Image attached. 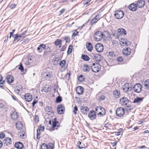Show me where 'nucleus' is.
I'll list each match as a JSON object with an SVG mask.
<instances>
[{
    "label": "nucleus",
    "mask_w": 149,
    "mask_h": 149,
    "mask_svg": "<svg viewBox=\"0 0 149 149\" xmlns=\"http://www.w3.org/2000/svg\"><path fill=\"white\" fill-rule=\"evenodd\" d=\"M129 101L127 98L125 97H122L120 100L119 103L122 106H126L125 108L126 110L128 111L131 109V107L130 105H127L129 103Z\"/></svg>",
    "instance_id": "1"
},
{
    "label": "nucleus",
    "mask_w": 149,
    "mask_h": 149,
    "mask_svg": "<svg viewBox=\"0 0 149 149\" xmlns=\"http://www.w3.org/2000/svg\"><path fill=\"white\" fill-rule=\"evenodd\" d=\"M96 113L97 115L103 116L105 114L106 111L105 109L100 106L97 107L95 109Z\"/></svg>",
    "instance_id": "2"
},
{
    "label": "nucleus",
    "mask_w": 149,
    "mask_h": 149,
    "mask_svg": "<svg viewBox=\"0 0 149 149\" xmlns=\"http://www.w3.org/2000/svg\"><path fill=\"white\" fill-rule=\"evenodd\" d=\"M101 65L99 63H93L91 67L92 71L94 72H98L100 70Z\"/></svg>",
    "instance_id": "3"
},
{
    "label": "nucleus",
    "mask_w": 149,
    "mask_h": 149,
    "mask_svg": "<svg viewBox=\"0 0 149 149\" xmlns=\"http://www.w3.org/2000/svg\"><path fill=\"white\" fill-rule=\"evenodd\" d=\"M103 34L100 31H97L96 32L94 36L95 40L97 41H100L103 37Z\"/></svg>",
    "instance_id": "4"
},
{
    "label": "nucleus",
    "mask_w": 149,
    "mask_h": 149,
    "mask_svg": "<svg viewBox=\"0 0 149 149\" xmlns=\"http://www.w3.org/2000/svg\"><path fill=\"white\" fill-rule=\"evenodd\" d=\"M124 15V12L121 10H116L114 14V16L117 19H120L123 18Z\"/></svg>",
    "instance_id": "5"
},
{
    "label": "nucleus",
    "mask_w": 149,
    "mask_h": 149,
    "mask_svg": "<svg viewBox=\"0 0 149 149\" xmlns=\"http://www.w3.org/2000/svg\"><path fill=\"white\" fill-rule=\"evenodd\" d=\"M120 43L121 46H127L130 45L131 42L126 39L121 38L120 40Z\"/></svg>",
    "instance_id": "6"
},
{
    "label": "nucleus",
    "mask_w": 149,
    "mask_h": 149,
    "mask_svg": "<svg viewBox=\"0 0 149 149\" xmlns=\"http://www.w3.org/2000/svg\"><path fill=\"white\" fill-rule=\"evenodd\" d=\"M123 89L125 92H129L132 89V86L131 84L126 83L123 86Z\"/></svg>",
    "instance_id": "7"
},
{
    "label": "nucleus",
    "mask_w": 149,
    "mask_h": 149,
    "mask_svg": "<svg viewBox=\"0 0 149 149\" xmlns=\"http://www.w3.org/2000/svg\"><path fill=\"white\" fill-rule=\"evenodd\" d=\"M124 109L122 107L117 108L116 111L117 115L119 117L123 116L124 114Z\"/></svg>",
    "instance_id": "8"
},
{
    "label": "nucleus",
    "mask_w": 149,
    "mask_h": 149,
    "mask_svg": "<svg viewBox=\"0 0 149 149\" xmlns=\"http://www.w3.org/2000/svg\"><path fill=\"white\" fill-rule=\"evenodd\" d=\"M132 87L134 91L136 93H139L141 90L142 86L140 84H136Z\"/></svg>",
    "instance_id": "9"
},
{
    "label": "nucleus",
    "mask_w": 149,
    "mask_h": 149,
    "mask_svg": "<svg viewBox=\"0 0 149 149\" xmlns=\"http://www.w3.org/2000/svg\"><path fill=\"white\" fill-rule=\"evenodd\" d=\"M65 111V108L62 104L58 105L57 107V111L58 113L60 114L63 113Z\"/></svg>",
    "instance_id": "10"
},
{
    "label": "nucleus",
    "mask_w": 149,
    "mask_h": 149,
    "mask_svg": "<svg viewBox=\"0 0 149 149\" xmlns=\"http://www.w3.org/2000/svg\"><path fill=\"white\" fill-rule=\"evenodd\" d=\"M95 48L97 52H101L103 50L104 47L103 45L101 43H98L97 44L95 45Z\"/></svg>",
    "instance_id": "11"
},
{
    "label": "nucleus",
    "mask_w": 149,
    "mask_h": 149,
    "mask_svg": "<svg viewBox=\"0 0 149 149\" xmlns=\"http://www.w3.org/2000/svg\"><path fill=\"white\" fill-rule=\"evenodd\" d=\"M101 17L100 15L98 14L96 15L91 22L90 24L92 25L97 22L101 18Z\"/></svg>",
    "instance_id": "12"
},
{
    "label": "nucleus",
    "mask_w": 149,
    "mask_h": 149,
    "mask_svg": "<svg viewBox=\"0 0 149 149\" xmlns=\"http://www.w3.org/2000/svg\"><path fill=\"white\" fill-rule=\"evenodd\" d=\"M136 4L137 7L139 8H141L144 6L145 1L143 0H139L136 2Z\"/></svg>",
    "instance_id": "13"
},
{
    "label": "nucleus",
    "mask_w": 149,
    "mask_h": 149,
    "mask_svg": "<svg viewBox=\"0 0 149 149\" xmlns=\"http://www.w3.org/2000/svg\"><path fill=\"white\" fill-rule=\"evenodd\" d=\"M129 8L130 10L132 11H135L137 10V7L136 4L133 3L130 5Z\"/></svg>",
    "instance_id": "14"
},
{
    "label": "nucleus",
    "mask_w": 149,
    "mask_h": 149,
    "mask_svg": "<svg viewBox=\"0 0 149 149\" xmlns=\"http://www.w3.org/2000/svg\"><path fill=\"white\" fill-rule=\"evenodd\" d=\"M24 97L26 101L28 102L31 101L32 99V95L29 93L26 94L24 96Z\"/></svg>",
    "instance_id": "15"
},
{
    "label": "nucleus",
    "mask_w": 149,
    "mask_h": 149,
    "mask_svg": "<svg viewBox=\"0 0 149 149\" xmlns=\"http://www.w3.org/2000/svg\"><path fill=\"white\" fill-rule=\"evenodd\" d=\"M77 93L79 95L82 94L84 92V88L81 86H78L76 88Z\"/></svg>",
    "instance_id": "16"
},
{
    "label": "nucleus",
    "mask_w": 149,
    "mask_h": 149,
    "mask_svg": "<svg viewBox=\"0 0 149 149\" xmlns=\"http://www.w3.org/2000/svg\"><path fill=\"white\" fill-rule=\"evenodd\" d=\"M18 117V116L17 113L15 111L13 112L11 114V117L12 119L14 120H17Z\"/></svg>",
    "instance_id": "17"
},
{
    "label": "nucleus",
    "mask_w": 149,
    "mask_h": 149,
    "mask_svg": "<svg viewBox=\"0 0 149 149\" xmlns=\"http://www.w3.org/2000/svg\"><path fill=\"white\" fill-rule=\"evenodd\" d=\"M88 116L92 120L95 119L96 117L95 111H91L90 113H89Z\"/></svg>",
    "instance_id": "18"
},
{
    "label": "nucleus",
    "mask_w": 149,
    "mask_h": 149,
    "mask_svg": "<svg viewBox=\"0 0 149 149\" xmlns=\"http://www.w3.org/2000/svg\"><path fill=\"white\" fill-rule=\"evenodd\" d=\"M123 53L125 55H129L131 53V49L129 47L125 49H124L123 50Z\"/></svg>",
    "instance_id": "19"
},
{
    "label": "nucleus",
    "mask_w": 149,
    "mask_h": 149,
    "mask_svg": "<svg viewBox=\"0 0 149 149\" xmlns=\"http://www.w3.org/2000/svg\"><path fill=\"white\" fill-rule=\"evenodd\" d=\"M11 142V139L8 137L6 138L4 141V144L6 145L10 144Z\"/></svg>",
    "instance_id": "20"
},
{
    "label": "nucleus",
    "mask_w": 149,
    "mask_h": 149,
    "mask_svg": "<svg viewBox=\"0 0 149 149\" xmlns=\"http://www.w3.org/2000/svg\"><path fill=\"white\" fill-rule=\"evenodd\" d=\"M15 146L17 148L21 149L23 147V145L21 142H17L16 143Z\"/></svg>",
    "instance_id": "21"
},
{
    "label": "nucleus",
    "mask_w": 149,
    "mask_h": 149,
    "mask_svg": "<svg viewBox=\"0 0 149 149\" xmlns=\"http://www.w3.org/2000/svg\"><path fill=\"white\" fill-rule=\"evenodd\" d=\"M86 48L90 52H91L93 49L92 44L90 42H87L86 45Z\"/></svg>",
    "instance_id": "22"
},
{
    "label": "nucleus",
    "mask_w": 149,
    "mask_h": 149,
    "mask_svg": "<svg viewBox=\"0 0 149 149\" xmlns=\"http://www.w3.org/2000/svg\"><path fill=\"white\" fill-rule=\"evenodd\" d=\"M117 32L120 34L126 35V31L125 29L123 28H120L118 29Z\"/></svg>",
    "instance_id": "23"
},
{
    "label": "nucleus",
    "mask_w": 149,
    "mask_h": 149,
    "mask_svg": "<svg viewBox=\"0 0 149 149\" xmlns=\"http://www.w3.org/2000/svg\"><path fill=\"white\" fill-rule=\"evenodd\" d=\"M12 37L15 38L14 40L13 41V43H15L16 42H18L21 39L19 36V35L17 34L12 36Z\"/></svg>",
    "instance_id": "24"
},
{
    "label": "nucleus",
    "mask_w": 149,
    "mask_h": 149,
    "mask_svg": "<svg viewBox=\"0 0 149 149\" xmlns=\"http://www.w3.org/2000/svg\"><path fill=\"white\" fill-rule=\"evenodd\" d=\"M143 85L145 89L149 90V79H147L144 81Z\"/></svg>",
    "instance_id": "25"
},
{
    "label": "nucleus",
    "mask_w": 149,
    "mask_h": 149,
    "mask_svg": "<svg viewBox=\"0 0 149 149\" xmlns=\"http://www.w3.org/2000/svg\"><path fill=\"white\" fill-rule=\"evenodd\" d=\"M7 81L9 83H12L14 81V78L13 77L10 75L8 76L7 77Z\"/></svg>",
    "instance_id": "26"
},
{
    "label": "nucleus",
    "mask_w": 149,
    "mask_h": 149,
    "mask_svg": "<svg viewBox=\"0 0 149 149\" xmlns=\"http://www.w3.org/2000/svg\"><path fill=\"white\" fill-rule=\"evenodd\" d=\"M25 132L22 130H20L18 132V135L21 139H23L24 136Z\"/></svg>",
    "instance_id": "27"
},
{
    "label": "nucleus",
    "mask_w": 149,
    "mask_h": 149,
    "mask_svg": "<svg viewBox=\"0 0 149 149\" xmlns=\"http://www.w3.org/2000/svg\"><path fill=\"white\" fill-rule=\"evenodd\" d=\"M143 98L137 97L136 98L134 99L133 101L134 103H140L142 102L143 100Z\"/></svg>",
    "instance_id": "28"
},
{
    "label": "nucleus",
    "mask_w": 149,
    "mask_h": 149,
    "mask_svg": "<svg viewBox=\"0 0 149 149\" xmlns=\"http://www.w3.org/2000/svg\"><path fill=\"white\" fill-rule=\"evenodd\" d=\"M113 94L115 97L118 98L120 96V93L117 90H116L113 91Z\"/></svg>",
    "instance_id": "29"
},
{
    "label": "nucleus",
    "mask_w": 149,
    "mask_h": 149,
    "mask_svg": "<svg viewBox=\"0 0 149 149\" xmlns=\"http://www.w3.org/2000/svg\"><path fill=\"white\" fill-rule=\"evenodd\" d=\"M58 122L57 121H56L55 120H54V121H53L52 125V127L51 129V130H53L55 127H58V126L57 125V124H58Z\"/></svg>",
    "instance_id": "30"
},
{
    "label": "nucleus",
    "mask_w": 149,
    "mask_h": 149,
    "mask_svg": "<svg viewBox=\"0 0 149 149\" xmlns=\"http://www.w3.org/2000/svg\"><path fill=\"white\" fill-rule=\"evenodd\" d=\"M50 91V88L48 85H46L45 87H44L41 90L42 91L45 92H48Z\"/></svg>",
    "instance_id": "31"
},
{
    "label": "nucleus",
    "mask_w": 149,
    "mask_h": 149,
    "mask_svg": "<svg viewBox=\"0 0 149 149\" xmlns=\"http://www.w3.org/2000/svg\"><path fill=\"white\" fill-rule=\"evenodd\" d=\"M61 42L62 41L60 39H57L56 40L55 42V45L56 46H58V45H59V47H61Z\"/></svg>",
    "instance_id": "32"
},
{
    "label": "nucleus",
    "mask_w": 149,
    "mask_h": 149,
    "mask_svg": "<svg viewBox=\"0 0 149 149\" xmlns=\"http://www.w3.org/2000/svg\"><path fill=\"white\" fill-rule=\"evenodd\" d=\"M45 110L46 112L47 113H52V108L51 107H47L45 108Z\"/></svg>",
    "instance_id": "33"
},
{
    "label": "nucleus",
    "mask_w": 149,
    "mask_h": 149,
    "mask_svg": "<svg viewBox=\"0 0 149 149\" xmlns=\"http://www.w3.org/2000/svg\"><path fill=\"white\" fill-rule=\"evenodd\" d=\"M83 69L85 72H89L90 70V67L88 65H85L83 67Z\"/></svg>",
    "instance_id": "34"
},
{
    "label": "nucleus",
    "mask_w": 149,
    "mask_h": 149,
    "mask_svg": "<svg viewBox=\"0 0 149 149\" xmlns=\"http://www.w3.org/2000/svg\"><path fill=\"white\" fill-rule=\"evenodd\" d=\"M16 125L17 129L18 130H20L22 127V124L21 122L17 123Z\"/></svg>",
    "instance_id": "35"
},
{
    "label": "nucleus",
    "mask_w": 149,
    "mask_h": 149,
    "mask_svg": "<svg viewBox=\"0 0 149 149\" xmlns=\"http://www.w3.org/2000/svg\"><path fill=\"white\" fill-rule=\"evenodd\" d=\"M81 58L85 61H88L90 60V58L88 56L86 55H82L81 56Z\"/></svg>",
    "instance_id": "36"
},
{
    "label": "nucleus",
    "mask_w": 149,
    "mask_h": 149,
    "mask_svg": "<svg viewBox=\"0 0 149 149\" xmlns=\"http://www.w3.org/2000/svg\"><path fill=\"white\" fill-rule=\"evenodd\" d=\"M89 111V108L86 106L83 107L81 109V111L82 112H84V113L88 112Z\"/></svg>",
    "instance_id": "37"
},
{
    "label": "nucleus",
    "mask_w": 149,
    "mask_h": 149,
    "mask_svg": "<svg viewBox=\"0 0 149 149\" xmlns=\"http://www.w3.org/2000/svg\"><path fill=\"white\" fill-rule=\"evenodd\" d=\"M72 46L71 45H69L67 51L68 55H69L71 53L72 51Z\"/></svg>",
    "instance_id": "38"
},
{
    "label": "nucleus",
    "mask_w": 149,
    "mask_h": 149,
    "mask_svg": "<svg viewBox=\"0 0 149 149\" xmlns=\"http://www.w3.org/2000/svg\"><path fill=\"white\" fill-rule=\"evenodd\" d=\"M40 131L39 130V129H37V137L36 138L37 139H38L40 137Z\"/></svg>",
    "instance_id": "39"
},
{
    "label": "nucleus",
    "mask_w": 149,
    "mask_h": 149,
    "mask_svg": "<svg viewBox=\"0 0 149 149\" xmlns=\"http://www.w3.org/2000/svg\"><path fill=\"white\" fill-rule=\"evenodd\" d=\"M47 146L48 147V148L49 149H53L54 148V145L52 143H49L48 145Z\"/></svg>",
    "instance_id": "40"
},
{
    "label": "nucleus",
    "mask_w": 149,
    "mask_h": 149,
    "mask_svg": "<svg viewBox=\"0 0 149 149\" xmlns=\"http://www.w3.org/2000/svg\"><path fill=\"white\" fill-rule=\"evenodd\" d=\"M66 61L65 60L62 61L60 63V65L62 68L64 67L65 65Z\"/></svg>",
    "instance_id": "41"
},
{
    "label": "nucleus",
    "mask_w": 149,
    "mask_h": 149,
    "mask_svg": "<svg viewBox=\"0 0 149 149\" xmlns=\"http://www.w3.org/2000/svg\"><path fill=\"white\" fill-rule=\"evenodd\" d=\"M62 100V97L60 96H58L56 98V102L57 103L61 102Z\"/></svg>",
    "instance_id": "42"
},
{
    "label": "nucleus",
    "mask_w": 149,
    "mask_h": 149,
    "mask_svg": "<svg viewBox=\"0 0 149 149\" xmlns=\"http://www.w3.org/2000/svg\"><path fill=\"white\" fill-rule=\"evenodd\" d=\"M20 70L21 72H23L24 70V67L23 66L22 64V63H20L19 65V68H18Z\"/></svg>",
    "instance_id": "43"
},
{
    "label": "nucleus",
    "mask_w": 149,
    "mask_h": 149,
    "mask_svg": "<svg viewBox=\"0 0 149 149\" xmlns=\"http://www.w3.org/2000/svg\"><path fill=\"white\" fill-rule=\"evenodd\" d=\"M41 149H48L47 146L45 143H43L41 146Z\"/></svg>",
    "instance_id": "44"
},
{
    "label": "nucleus",
    "mask_w": 149,
    "mask_h": 149,
    "mask_svg": "<svg viewBox=\"0 0 149 149\" xmlns=\"http://www.w3.org/2000/svg\"><path fill=\"white\" fill-rule=\"evenodd\" d=\"M15 89L18 92H19L22 90V87L21 86H17L16 87Z\"/></svg>",
    "instance_id": "45"
},
{
    "label": "nucleus",
    "mask_w": 149,
    "mask_h": 149,
    "mask_svg": "<svg viewBox=\"0 0 149 149\" xmlns=\"http://www.w3.org/2000/svg\"><path fill=\"white\" fill-rule=\"evenodd\" d=\"M78 79L79 81L81 82L82 81L84 80V79L83 78V76L82 75H81L79 77H78Z\"/></svg>",
    "instance_id": "46"
},
{
    "label": "nucleus",
    "mask_w": 149,
    "mask_h": 149,
    "mask_svg": "<svg viewBox=\"0 0 149 149\" xmlns=\"http://www.w3.org/2000/svg\"><path fill=\"white\" fill-rule=\"evenodd\" d=\"M78 111L77 107L76 106L74 107V110L73 111L74 113V114H77V112Z\"/></svg>",
    "instance_id": "47"
},
{
    "label": "nucleus",
    "mask_w": 149,
    "mask_h": 149,
    "mask_svg": "<svg viewBox=\"0 0 149 149\" xmlns=\"http://www.w3.org/2000/svg\"><path fill=\"white\" fill-rule=\"evenodd\" d=\"M64 40L66 41V42H69L70 40V38L68 36H67L65 37Z\"/></svg>",
    "instance_id": "48"
},
{
    "label": "nucleus",
    "mask_w": 149,
    "mask_h": 149,
    "mask_svg": "<svg viewBox=\"0 0 149 149\" xmlns=\"http://www.w3.org/2000/svg\"><path fill=\"white\" fill-rule=\"evenodd\" d=\"M117 60L118 62H121L123 61V59L122 57L120 56L118 58Z\"/></svg>",
    "instance_id": "49"
},
{
    "label": "nucleus",
    "mask_w": 149,
    "mask_h": 149,
    "mask_svg": "<svg viewBox=\"0 0 149 149\" xmlns=\"http://www.w3.org/2000/svg\"><path fill=\"white\" fill-rule=\"evenodd\" d=\"M105 98V97L103 95H102L100 97V100H104Z\"/></svg>",
    "instance_id": "50"
},
{
    "label": "nucleus",
    "mask_w": 149,
    "mask_h": 149,
    "mask_svg": "<svg viewBox=\"0 0 149 149\" xmlns=\"http://www.w3.org/2000/svg\"><path fill=\"white\" fill-rule=\"evenodd\" d=\"M78 32L77 30H75V32L73 33L72 37H74L75 36H76L77 34L78 33Z\"/></svg>",
    "instance_id": "51"
},
{
    "label": "nucleus",
    "mask_w": 149,
    "mask_h": 149,
    "mask_svg": "<svg viewBox=\"0 0 149 149\" xmlns=\"http://www.w3.org/2000/svg\"><path fill=\"white\" fill-rule=\"evenodd\" d=\"M39 46L43 49H44L45 48V45L43 44L40 45Z\"/></svg>",
    "instance_id": "52"
},
{
    "label": "nucleus",
    "mask_w": 149,
    "mask_h": 149,
    "mask_svg": "<svg viewBox=\"0 0 149 149\" xmlns=\"http://www.w3.org/2000/svg\"><path fill=\"white\" fill-rule=\"evenodd\" d=\"M16 4H12L10 6V8L13 9L16 7Z\"/></svg>",
    "instance_id": "53"
},
{
    "label": "nucleus",
    "mask_w": 149,
    "mask_h": 149,
    "mask_svg": "<svg viewBox=\"0 0 149 149\" xmlns=\"http://www.w3.org/2000/svg\"><path fill=\"white\" fill-rule=\"evenodd\" d=\"M15 31V30L14 29L13 30V31L12 32H10V36L9 37V38H10L11 37V36L12 37V36H13L14 35H13V33H14V32Z\"/></svg>",
    "instance_id": "54"
},
{
    "label": "nucleus",
    "mask_w": 149,
    "mask_h": 149,
    "mask_svg": "<svg viewBox=\"0 0 149 149\" xmlns=\"http://www.w3.org/2000/svg\"><path fill=\"white\" fill-rule=\"evenodd\" d=\"M5 135L4 133H1L0 134V138L3 139L5 137Z\"/></svg>",
    "instance_id": "55"
},
{
    "label": "nucleus",
    "mask_w": 149,
    "mask_h": 149,
    "mask_svg": "<svg viewBox=\"0 0 149 149\" xmlns=\"http://www.w3.org/2000/svg\"><path fill=\"white\" fill-rule=\"evenodd\" d=\"M37 49L38 51L39 52H42V50H43L39 46L37 48Z\"/></svg>",
    "instance_id": "56"
},
{
    "label": "nucleus",
    "mask_w": 149,
    "mask_h": 149,
    "mask_svg": "<svg viewBox=\"0 0 149 149\" xmlns=\"http://www.w3.org/2000/svg\"><path fill=\"white\" fill-rule=\"evenodd\" d=\"M45 77V78H49L50 77H51V75H50L49 73H47L46 74Z\"/></svg>",
    "instance_id": "57"
},
{
    "label": "nucleus",
    "mask_w": 149,
    "mask_h": 149,
    "mask_svg": "<svg viewBox=\"0 0 149 149\" xmlns=\"http://www.w3.org/2000/svg\"><path fill=\"white\" fill-rule=\"evenodd\" d=\"M37 102V101L36 100H34L32 103V106H33V107H34V106H35V105Z\"/></svg>",
    "instance_id": "58"
},
{
    "label": "nucleus",
    "mask_w": 149,
    "mask_h": 149,
    "mask_svg": "<svg viewBox=\"0 0 149 149\" xmlns=\"http://www.w3.org/2000/svg\"><path fill=\"white\" fill-rule=\"evenodd\" d=\"M35 120L36 122H38L39 121V117L38 115H36L35 116Z\"/></svg>",
    "instance_id": "59"
},
{
    "label": "nucleus",
    "mask_w": 149,
    "mask_h": 149,
    "mask_svg": "<svg viewBox=\"0 0 149 149\" xmlns=\"http://www.w3.org/2000/svg\"><path fill=\"white\" fill-rule=\"evenodd\" d=\"M65 11V9H63L60 11V15H61L62 13H64Z\"/></svg>",
    "instance_id": "60"
},
{
    "label": "nucleus",
    "mask_w": 149,
    "mask_h": 149,
    "mask_svg": "<svg viewBox=\"0 0 149 149\" xmlns=\"http://www.w3.org/2000/svg\"><path fill=\"white\" fill-rule=\"evenodd\" d=\"M91 1V0H88V1L85 3H84V6H85V5L88 4Z\"/></svg>",
    "instance_id": "61"
},
{
    "label": "nucleus",
    "mask_w": 149,
    "mask_h": 149,
    "mask_svg": "<svg viewBox=\"0 0 149 149\" xmlns=\"http://www.w3.org/2000/svg\"><path fill=\"white\" fill-rule=\"evenodd\" d=\"M40 130H42V131H43L45 129V127H41L40 126V128L39 129Z\"/></svg>",
    "instance_id": "62"
},
{
    "label": "nucleus",
    "mask_w": 149,
    "mask_h": 149,
    "mask_svg": "<svg viewBox=\"0 0 149 149\" xmlns=\"http://www.w3.org/2000/svg\"><path fill=\"white\" fill-rule=\"evenodd\" d=\"M113 52H109V55L110 56H113Z\"/></svg>",
    "instance_id": "63"
},
{
    "label": "nucleus",
    "mask_w": 149,
    "mask_h": 149,
    "mask_svg": "<svg viewBox=\"0 0 149 149\" xmlns=\"http://www.w3.org/2000/svg\"><path fill=\"white\" fill-rule=\"evenodd\" d=\"M120 133L119 132H115V134L116 136H119L120 134Z\"/></svg>",
    "instance_id": "64"
}]
</instances>
